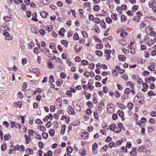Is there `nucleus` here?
<instances>
[{
	"label": "nucleus",
	"mask_w": 156,
	"mask_h": 156,
	"mask_svg": "<svg viewBox=\"0 0 156 156\" xmlns=\"http://www.w3.org/2000/svg\"><path fill=\"white\" fill-rule=\"evenodd\" d=\"M127 34L126 32H122L120 34V36L122 38L124 37L125 35L126 36Z\"/></svg>",
	"instance_id": "obj_44"
},
{
	"label": "nucleus",
	"mask_w": 156,
	"mask_h": 156,
	"mask_svg": "<svg viewBox=\"0 0 156 156\" xmlns=\"http://www.w3.org/2000/svg\"><path fill=\"white\" fill-rule=\"evenodd\" d=\"M101 21L100 19L98 17L95 18L94 20V22L95 23L99 24L101 22Z\"/></svg>",
	"instance_id": "obj_27"
},
{
	"label": "nucleus",
	"mask_w": 156,
	"mask_h": 156,
	"mask_svg": "<svg viewBox=\"0 0 156 156\" xmlns=\"http://www.w3.org/2000/svg\"><path fill=\"white\" fill-rule=\"evenodd\" d=\"M37 128L38 129L42 131H45L46 129L45 128L44 126L42 125L38 126L37 127Z\"/></svg>",
	"instance_id": "obj_29"
},
{
	"label": "nucleus",
	"mask_w": 156,
	"mask_h": 156,
	"mask_svg": "<svg viewBox=\"0 0 156 156\" xmlns=\"http://www.w3.org/2000/svg\"><path fill=\"white\" fill-rule=\"evenodd\" d=\"M138 151L140 152H144L146 150V148L143 146L139 147L138 148Z\"/></svg>",
	"instance_id": "obj_10"
},
{
	"label": "nucleus",
	"mask_w": 156,
	"mask_h": 156,
	"mask_svg": "<svg viewBox=\"0 0 156 156\" xmlns=\"http://www.w3.org/2000/svg\"><path fill=\"white\" fill-rule=\"evenodd\" d=\"M94 64L93 63H90L89 66H88V68L91 69H94Z\"/></svg>",
	"instance_id": "obj_57"
},
{
	"label": "nucleus",
	"mask_w": 156,
	"mask_h": 156,
	"mask_svg": "<svg viewBox=\"0 0 156 156\" xmlns=\"http://www.w3.org/2000/svg\"><path fill=\"white\" fill-rule=\"evenodd\" d=\"M89 19L91 21L94 20V18L92 15L90 14L88 16Z\"/></svg>",
	"instance_id": "obj_58"
},
{
	"label": "nucleus",
	"mask_w": 156,
	"mask_h": 156,
	"mask_svg": "<svg viewBox=\"0 0 156 156\" xmlns=\"http://www.w3.org/2000/svg\"><path fill=\"white\" fill-rule=\"evenodd\" d=\"M91 86V85H90V83L89 82L88 83L87 85H83V87L84 90H86L88 88V86Z\"/></svg>",
	"instance_id": "obj_48"
},
{
	"label": "nucleus",
	"mask_w": 156,
	"mask_h": 156,
	"mask_svg": "<svg viewBox=\"0 0 156 156\" xmlns=\"http://www.w3.org/2000/svg\"><path fill=\"white\" fill-rule=\"evenodd\" d=\"M111 17L113 20H115L117 19V14L115 13H112L111 15Z\"/></svg>",
	"instance_id": "obj_30"
},
{
	"label": "nucleus",
	"mask_w": 156,
	"mask_h": 156,
	"mask_svg": "<svg viewBox=\"0 0 156 156\" xmlns=\"http://www.w3.org/2000/svg\"><path fill=\"white\" fill-rule=\"evenodd\" d=\"M128 51L129 52H130L132 54H133L135 53V49L133 47H131L128 50Z\"/></svg>",
	"instance_id": "obj_26"
},
{
	"label": "nucleus",
	"mask_w": 156,
	"mask_h": 156,
	"mask_svg": "<svg viewBox=\"0 0 156 156\" xmlns=\"http://www.w3.org/2000/svg\"><path fill=\"white\" fill-rule=\"evenodd\" d=\"M114 108H115V106L113 104H110L107 106V109L108 111L110 113H113L114 111Z\"/></svg>",
	"instance_id": "obj_4"
},
{
	"label": "nucleus",
	"mask_w": 156,
	"mask_h": 156,
	"mask_svg": "<svg viewBox=\"0 0 156 156\" xmlns=\"http://www.w3.org/2000/svg\"><path fill=\"white\" fill-rule=\"evenodd\" d=\"M34 133V131L32 130H29L28 136L30 137L33 136Z\"/></svg>",
	"instance_id": "obj_38"
},
{
	"label": "nucleus",
	"mask_w": 156,
	"mask_h": 156,
	"mask_svg": "<svg viewBox=\"0 0 156 156\" xmlns=\"http://www.w3.org/2000/svg\"><path fill=\"white\" fill-rule=\"evenodd\" d=\"M66 126L65 125H63L61 126V129L60 131V133L63 134L65 133L66 130Z\"/></svg>",
	"instance_id": "obj_21"
},
{
	"label": "nucleus",
	"mask_w": 156,
	"mask_h": 156,
	"mask_svg": "<svg viewBox=\"0 0 156 156\" xmlns=\"http://www.w3.org/2000/svg\"><path fill=\"white\" fill-rule=\"evenodd\" d=\"M140 19V18H139V17H138L136 16H134L133 18V20L135 21L138 22Z\"/></svg>",
	"instance_id": "obj_50"
},
{
	"label": "nucleus",
	"mask_w": 156,
	"mask_h": 156,
	"mask_svg": "<svg viewBox=\"0 0 156 156\" xmlns=\"http://www.w3.org/2000/svg\"><path fill=\"white\" fill-rule=\"evenodd\" d=\"M67 41L64 40H62L61 41V43L63 44L66 47H67L68 44L67 43Z\"/></svg>",
	"instance_id": "obj_47"
},
{
	"label": "nucleus",
	"mask_w": 156,
	"mask_h": 156,
	"mask_svg": "<svg viewBox=\"0 0 156 156\" xmlns=\"http://www.w3.org/2000/svg\"><path fill=\"white\" fill-rule=\"evenodd\" d=\"M88 133L87 132H83V133H82L81 137L83 139H86L88 138Z\"/></svg>",
	"instance_id": "obj_14"
},
{
	"label": "nucleus",
	"mask_w": 156,
	"mask_h": 156,
	"mask_svg": "<svg viewBox=\"0 0 156 156\" xmlns=\"http://www.w3.org/2000/svg\"><path fill=\"white\" fill-rule=\"evenodd\" d=\"M11 148L13 147V151H18L20 150V146L18 144H17L14 146L12 144L10 146Z\"/></svg>",
	"instance_id": "obj_9"
},
{
	"label": "nucleus",
	"mask_w": 156,
	"mask_h": 156,
	"mask_svg": "<svg viewBox=\"0 0 156 156\" xmlns=\"http://www.w3.org/2000/svg\"><path fill=\"white\" fill-rule=\"evenodd\" d=\"M56 83L58 86L61 85L62 83V80L61 79L58 80Z\"/></svg>",
	"instance_id": "obj_54"
},
{
	"label": "nucleus",
	"mask_w": 156,
	"mask_h": 156,
	"mask_svg": "<svg viewBox=\"0 0 156 156\" xmlns=\"http://www.w3.org/2000/svg\"><path fill=\"white\" fill-rule=\"evenodd\" d=\"M98 148L97 144L96 143L92 145V150L93 151L95 150Z\"/></svg>",
	"instance_id": "obj_56"
},
{
	"label": "nucleus",
	"mask_w": 156,
	"mask_h": 156,
	"mask_svg": "<svg viewBox=\"0 0 156 156\" xmlns=\"http://www.w3.org/2000/svg\"><path fill=\"white\" fill-rule=\"evenodd\" d=\"M24 137L26 139V141L25 142L27 144H29L30 143V140L31 137H30L28 136L26 134H25L24 135Z\"/></svg>",
	"instance_id": "obj_18"
},
{
	"label": "nucleus",
	"mask_w": 156,
	"mask_h": 156,
	"mask_svg": "<svg viewBox=\"0 0 156 156\" xmlns=\"http://www.w3.org/2000/svg\"><path fill=\"white\" fill-rule=\"evenodd\" d=\"M100 25L102 27L103 29L105 28H106V23L105 22L104 20H102L101 21Z\"/></svg>",
	"instance_id": "obj_17"
},
{
	"label": "nucleus",
	"mask_w": 156,
	"mask_h": 156,
	"mask_svg": "<svg viewBox=\"0 0 156 156\" xmlns=\"http://www.w3.org/2000/svg\"><path fill=\"white\" fill-rule=\"evenodd\" d=\"M151 23L149 21L147 20H145L141 22L140 24V28H143L144 27H146V29L150 27Z\"/></svg>",
	"instance_id": "obj_2"
},
{
	"label": "nucleus",
	"mask_w": 156,
	"mask_h": 156,
	"mask_svg": "<svg viewBox=\"0 0 156 156\" xmlns=\"http://www.w3.org/2000/svg\"><path fill=\"white\" fill-rule=\"evenodd\" d=\"M95 54L99 57H101L102 56L103 53L100 50H97L95 51Z\"/></svg>",
	"instance_id": "obj_25"
},
{
	"label": "nucleus",
	"mask_w": 156,
	"mask_h": 156,
	"mask_svg": "<svg viewBox=\"0 0 156 156\" xmlns=\"http://www.w3.org/2000/svg\"><path fill=\"white\" fill-rule=\"evenodd\" d=\"M133 105L132 103H128L127 107L130 110L132 109L133 108Z\"/></svg>",
	"instance_id": "obj_36"
},
{
	"label": "nucleus",
	"mask_w": 156,
	"mask_h": 156,
	"mask_svg": "<svg viewBox=\"0 0 156 156\" xmlns=\"http://www.w3.org/2000/svg\"><path fill=\"white\" fill-rule=\"evenodd\" d=\"M4 19L5 22H9L12 20V18L10 16H6L4 17Z\"/></svg>",
	"instance_id": "obj_15"
},
{
	"label": "nucleus",
	"mask_w": 156,
	"mask_h": 156,
	"mask_svg": "<svg viewBox=\"0 0 156 156\" xmlns=\"http://www.w3.org/2000/svg\"><path fill=\"white\" fill-rule=\"evenodd\" d=\"M145 146L149 147L151 146V143L149 140H146L145 142Z\"/></svg>",
	"instance_id": "obj_13"
},
{
	"label": "nucleus",
	"mask_w": 156,
	"mask_h": 156,
	"mask_svg": "<svg viewBox=\"0 0 156 156\" xmlns=\"http://www.w3.org/2000/svg\"><path fill=\"white\" fill-rule=\"evenodd\" d=\"M93 9L94 10L98 11L100 10V7L98 5H96L94 6Z\"/></svg>",
	"instance_id": "obj_37"
},
{
	"label": "nucleus",
	"mask_w": 156,
	"mask_h": 156,
	"mask_svg": "<svg viewBox=\"0 0 156 156\" xmlns=\"http://www.w3.org/2000/svg\"><path fill=\"white\" fill-rule=\"evenodd\" d=\"M3 34L6 36L5 37V39L6 40H11L12 39V37L11 36H10L9 33L7 32H4Z\"/></svg>",
	"instance_id": "obj_5"
},
{
	"label": "nucleus",
	"mask_w": 156,
	"mask_h": 156,
	"mask_svg": "<svg viewBox=\"0 0 156 156\" xmlns=\"http://www.w3.org/2000/svg\"><path fill=\"white\" fill-rule=\"evenodd\" d=\"M154 65L150 66L148 67V69L149 70L153 71L154 70Z\"/></svg>",
	"instance_id": "obj_41"
},
{
	"label": "nucleus",
	"mask_w": 156,
	"mask_h": 156,
	"mask_svg": "<svg viewBox=\"0 0 156 156\" xmlns=\"http://www.w3.org/2000/svg\"><path fill=\"white\" fill-rule=\"evenodd\" d=\"M137 82L139 84H141L143 83V81L141 79L139 78L137 79Z\"/></svg>",
	"instance_id": "obj_55"
},
{
	"label": "nucleus",
	"mask_w": 156,
	"mask_h": 156,
	"mask_svg": "<svg viewBox=\"0 0 156 156\" xmlns=\"http://www.w3.org/2000/svg\"><path fill=\"white\" fill-rule=\"evenodd\" d=\"M118 67L119 68L118 69V72L120 74H122L124 73L125 70L123 69H120L119 68V67L118 66Z\"/></svg>",
	"instance_id": "obj_59"
},
{
	"label": "nucleus",
	"mask_w": 156,
	"mask_h": 156,
	"mask_svg": "<svg viewBox=\"0 0 156 156\" xmlns=\"http://www.w3.org/2000/svg\"><path fill=\"white\" fill-rule=\"evenodd\" d=\"M7 145L6 144L3 143L1 146V149L2 151H4L6 149Z\"/></svg>",
	"instance_id": "obj_28"
},
{
	"label": "nucleus",
	"mask_w": 156,
	"mask_h": 156,
	"mask_svg": "<svg viewBox=\"0 0 156 156\" xmlns=\"http://www.w3.org/2000/svg\"><path fill=\"white\" fill-rule=\"evenodd\" d=\"M117 113L118 115L120 117L122 120L124 121L125 120V118L124 117V113L122 110H118L117 111Z\"/></svg>",
	"instance_id": "obj_6"
},
{
	"label": "nucleus",
	"mask_w": 156,
	"mask_h": 156,
	"mask_svg": "<svg viewBox=\"0 0 156 156\" xmlns=\"http://www.w3.org/2000/svg\"><path fill=\"white\" fill-rule=\"evenodd\" d=\"M95 29H94L95 32L98 33L100 32V30L97 25L95 24L94 26Z\"/></svg>",
	"instance_id": "obj_24"
},
{
	"label": "nucleus",
	"mask_w": 156,
	"mask_h": 156,
	"mask_svg": "<svg viewBox=\"0 0 156 156\" xmlns=\"http://www.w3.org/2000/svg\"><path fill=\"white\" fill-rule=\"evenodd\" d=\"M21 106V102L19 101L15 102L13 105V107H19V108H20Z\"/></svg>",
	"instance_id": "obj_11"
},
{
	"label": "nucleus",
	"mask_w": 156,
	"mask_h": 156,
	"mask_svg": "<svg viewBox=\"0 0 156 156\" xmlns=\"http://www.w3.org/2000/svg\"><path fill=\"white\" fill-rule=\"evenodd\" d=\"M66 76V74L64 72H62L60 73V76L62 79H65Z\"/></svg>",
	"instance_id": "obj_40"
},
{
	"label": "nucleus",
	"mask_w": 156,
	"mask_h": 156,
	"mask_svg": "<svg viewBox=\"0 0 156 156\" xmlns=\"http://www.w3.org/2000/svg\"><path fill=\"white\" fill-rule=\"evenodd\" d=\"M10 124L12 125V126L11 127L12 128H18L15 122L13 121H11L10 122Z\"/></svg>",
	"instance_id": "obj_35"
},
{
	"label": "nucleus",
	"mask_w": 156,
	"mask_h": 156,
	"mask_svg": "<svg viewBox=\"0 0 156 156\" xmlns=\"http://www.w3.org/2000/svg\"><path fill=\"white\" fill-rule=\"evenodd\" d=\"M74 36L73 37V39L74 40H78L79 37L77 33H75L74 34Z\"/></svg>",
	"instance_id": "obj_51"
},
{
	"label": "nucleus",
	"mask_w": 156,
	"mask_h": 156,
	"mask_svg": "<svg viewBox=\"0 0 156 156\" xmlns=\"http://www.w3.org/2000/svg\"><path fill=\"white\" fill-rule=\"evenodd\" d=\"M97 67L99 69L102 68L104 69H106L107 68V67L106 65L105 64H101L100 63H98L96 65Z\"/></svg>",
	"instance_id": "obj_7"
},
{
	"label": "nucleus",
	"mask_w": 156,
	"mask_h": 156,
	"mask_svg": "<svg viewBox=\"0 0 156 156\" xmlns=\"http://www.w3.org/2000/svg\"><path fill=\"white\" fill-rule=\"evenodd\" d=\"M118 58L120 60L122 61H124L126 59L125 56L122 55H119Z\"/></svg>",
	"instance_id": "obj_23"
},
{
	"label": "nucleus",
	"mask_w": 156,
	"mask_h": 156,
	"mask_svg": "<svg viewBox=\"0 0 156 156\" xmlns=\"http://www.w3.org/2000/svg\"><path fill=\"white\" fill-rule=\"evenodd\" d=\"M33 17L32 18V20L34 21H38V19H37V13L35 12H34L32 15Z\"/></svg>",
	"instance_id": "obj_19"
},
{
	"label": "nucleus",
	"mask_w": 156,
	"mask_h": 156,
	"mask_svg": "<svg viewBox=\"0 0 156 156\" xmlns=\"http://www.w3.org/2000/svg\"><path fill=\"white\" fill-rule=\"evenodd\" d=\"M4 138L6 140H9L11 138V136L9 134H5L4 136Z\"/></svg>",
	"instance_id": "obj_33"
},
{
	"label": "nucleus",
	"mask_w": 156,
	"mask_h": 156,
	"mask_svg": "<svg viewBox=\"0 0 156 156\" xmlns=\"http://www.w3.org/2000/svg\"><path fill=\"white\" fill-rule=\"evenodd\" d=\"M50 79V82L51 83H52L54 82V77L52 75H51L49 77Z\"/></svg>",
	"instance_id": "obj_62"
},
{
	"label": "nucleus",
	"mask_w": 156,
	"mask_h": 156,
	"mask_svg": "<svg viewBox=\"0 0 156 156\" xmlns=\"http://www.w3.org/2000/svg\"><path fill=\"white\" fill-rule=\"evenodd\" d=\"M39 33L41 35H44L46 31L44 30L41 29L39 30Z\"/></svg>",
	"instance_id": "obj_45"
},
{
	"label": "nucleus",
	"mask_w": 156,
	"mask_h": 156,
	"mask_svg": "<svg viewBox=\"0 0 156 156\" xmlns=\"http://www.w3.org/2000/svg\"><path fill=\"white\" fill-rule=\"evenodd\" d=\"M149 5L150 7L152 9L153 11L156 12V2L152 0L149 2Z\"/></svg>",
	"instance_id": "obj_3"
},
{
	"label": "nucleus",
	"mask_w": 156,
	"mask_h": 156,
	"mask_svg": "<svg viewBox=\"0 0 156 156\" xmlns=\"http://www.w3.org/2000/svg\"><path fill=\"white\" fill-rule=\"evenodd\" d=\"M126 85L127 86H129L131 88L134 89V84L130 82H129L126 83Z\"/></svg>",
	"instance_id": "obj_34"
},
{
	"label": "nucleus",
	"mask_w": 156,
	"mask_h": 156,
	"mask_svg": "<svg viewBox=\"0 0 156 156\" xmlns=\"http://www.w3.org/2000/svg\"><path fill=\"white\" fill-rule=\"evenodd\" d=\"M67 151L69 153H71L72 152L73 148L71 147H67Z\"/></svg>",
	"instance_id": "obj_49"
},
{
	"label": "nucleus",
	"mask_w": 156,
	"mask_h": 156,
	"mask_svg": "<svg viewBox=\"0 0 156 156\" xmlns=\"http://www.w3.org/2000/svg\"><path fill=\"white\" fill-rule=\"evenodd\" d=\"M55 130L54 129H51L49 130V133L50 136H53L55 134Z\"/></svg>",
	"instance_id": "obj_20"
},
{
	"label": "nucleus",
	"mask_w": 156,
	"mask_h": 156,
	"mask_svg": "<svg viewBox=\"0 0 156 156\" xmlns=\"http://www.w3.org/2000/svg\"><path fill=\"white\" fill-rule=\"evenodd\" d=\"M42 135L44 138L46 139L48 138V133L45 132H44L42 133Z\"/></svg>",
	"instance_id": "obj_43"
},
{
	"label": "nucleus",
	"mask_w": 156,
	"mask_h": 156,
	"mask_svg": "<svg viewBox=\"0 0 156 156\" xmlns=\"http://www.w3.org/2000/svg\"><path fill=\"white\" fill-rule=\"evenodd\" d=\"M103 45L102 44H98L96 45L97 49H101L103 47Z\"/></svg>",
	"instance_id": "obj_31"
},
{
	"label": "nucleus",
	"mask_w": 156,
	"mask_h": 156,
	"mask_svg": "<svg viewBox=\"0 0 156 156\" xmlns=\"http://www.w3.org/2000/svg\"><path fill=\"white\" fill-rule=\"evenodd\" d=\"M45 29L48 31H51L53 29L52 26L51 25L50 26H46L45 27Z\"/></svg>",
	"instance_id": "obj_22"
},
{
	"label": "nucleus",
	"mask_w": 156,
	"mask_h": 156,
	"mask_svg": "<svg viewBox=\"0 0 156 156\" xmlns=\"http://www.w3.org/2000/svg\"><path fill=\"white\" fill-rule=\"evenodd\" d=\"M106 21L108 23H112V20L110 17H107L106 19Z\"/></svg>",
	"instance_id": "obj_46"
},
{
	"label": "nucleus",
	"mask_w": 156,
	"mask_h": 156,
	"mask_svg": "<svg viewBox=\"0 0 156 156\" xmlns=\"http://www.w3.org/2000/svg\"><path fill=\"white\" fill-rule=\"evenodd\" d=\"M83 36L85 38H87L88 37L87 33L84 31H83L82 32Z\"/></svg>",
	"instance_id": "obj_61"
},
{
	"label": "nucleus",
	"mask_w": 156,
	"mask_h": 156,
	"mask_svg": "<svg viewBox=\"0 0 156 156\" xmlns=\"http://www.w3.org/2000/svg\"><path fill=\"white\" fill-rule=\"evenodd\" d=\"M104 53L107 55H109L111 53V51L110 50H105L104 51Z\"/></svg>",
	"instance_id": "obj_42"
},
{
	"label": "nucleus",
	"mask_w": 156,
	"mask_h": 156,
	"mask_svg": "<svg viewBox=\"0 0 156 156\" xmlns=\"http://www.w3.org/2000/svg\"><path fill=\"white\" fill-rule=\"evenodd\" d=\"M121 77L125 80L126 81L128 79L127 75L126 74H124L121 76Z\"/></svg>",
	"instance_id": "obj_39"
},
{
	"label": "nucleus",
	"mask_w": 156,
	"mask_h": 156,
	"mask_svg": "<svg viewBox=\"0 0 156 156\" xmlns=\"http://www.w3.org/2000/svg\"><path fill=\"white\" fill-rule=\"evenodd\" d=\"M68 112L69 114L71 115L75 114V112L71 106H69L67 109Z\"/></svg>",
	"instance_id": "obj_8"
},
{
	"label": "nucleus",
	"mask_w": 156,
	"mask_h": 156,
	"mask_svg": "<svg viewBox=\"0 0 156 156\" xmlns=\"http://www.w3.org/2000/svg\"><path fill=\"white\" fill-rule=\"evenodd\" d=\"M62 102V99L60 98H58L56 101V103L57 104H60V106H61V104Z\"/></svg>",
	"instance_id": "obj_32"
},
{
	"label": "nucleus",
	"mask_w": 156,
	"mask_h": 156,
	"mask_svg": "<svg viewBox=\"0 0 156 156\" xmlns=\"http://www.w3.org/2000/svg\"><path fill=\"white\" fill-rule=\"evenodd\" d=\"M41 15L43 18H45L48 15V13L44 11H42L41 12Z\"/></svg>",
	"instance_id": "obj_16"
},
{
	"label": "nucleus",
	"mask_w": 156,
	"mask_h": 156,
	"mask_svg": "<svg viewBox=\"0 0 156 156\" xmlns=\"http://www.w3.org/2000/svg\"><path fill=\"white\" fill-rule=\"evenodd\" d=\"M129 89V88H126L125 90L124 93L125 94H129L130 92Z\"/></svg>",
	"instance_id": "obj_63"
},
{
	"label": "nucleus",
	"mask_w": 156,
	"mask_h": 156,
	"mask_svg": "<svg viewBox=\"0 0 156 156\" xmlns=\"http://www.w3.org/2000/svg\"><path fill=\"white\" fill-rule=\"evenodd\" d=\"M148 95L149 96H155V94L152 90L150 91L148 93Z\"/></svg>",
	"instance_id": "obj_52"
},
{
	"label": "nucleus",
	"mask_w": 156,
	"mask_h": 156,
	"mask_svg": "<svg viewBox=\"0 0 156 156\" xmlns=\"http://www.w3.org/2000/svg\"><path fill=\"white\" fill-rule=\"evenodd\" d=\"M123 127V125L121 123H119L117 125L115 123L112 124L109 126V129L110 130L114 133H118L121 131V129Z\"/></svg>",
	"instance_id": "obj_1"
},
{
	"label": "nucleus",
	"mask_w": 156,
	"mask_h": 156,
	"mask_svg": "<svg viewBox=\"0 0 156 156\" xmlns=\"http://www.w3.org/2000/svg\"><path fill=\"white\" fill-rule=\"evenodd\" d=\"M114 93H115V96L116 98H119L120 97V94L118 91H116Z\"/></svg>",
	"instance_id": "obj_60"
},
{
	"label": "nucleus",
	"mask_w": 156,
	"mask_h": 156,
	"mask_svg": "<svg viewBox=\"0 0 156 156\" xmlns=\"http://www.w3.org/2000/svg\"><path fill=\"white\" fill-rule=\"evenodd\" d=\"M154 41H153L152 40H151V41H148L147 43V44L148 46H151L154 44Z\"/></svg>",
	"instance_id": "obj_53"
},
{
	"label": "nucleus",
	"mask_w": 156,
	"mask_h": 156,
	"mask_svg": "<svg viewBox=\"0 0 156 156\" xmlns=\"http://www.w3.org/2000/svg\"><path fill=\"white\" fill-rule=\"evenodd\" d=\"M117 11L119 13L121 14L122 12V7H118L117 8Z\"/></svg>",
	"instance_id": "obj_64"
},
{
	"label": "nucleus",
	"mask_w": 156,
	"mask_h": 156,
	"mask_svg": "<svg viewBox=\"0 0 156 156\" xmlns=\"http://www.w3.org/2000/svg\"><path fill=\"white\" fill-rule=\"evenodd\" d=\"M136 149H134L130 153V155L131 156H135L136 155Z\"/></svg>",
	"instance_id": "obj_12"
}]
</instances>
